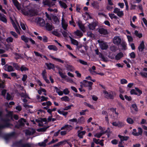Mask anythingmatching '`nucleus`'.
Wrapping results in <instances>:
<instances>
[{
  "label": "nucleus",
  "instance_id": "obj_33",
  "mask_svg": "<svg viewBox=\"0 0 147 147\" xmlns=\"http://www.w3.org/2000/svg\"><path fill=\"white\" fill-rule=\"evenodd\" d=\"M5 122L6 123V124L5 125H1L0 124V134H1V130L2 128H4L6 127H11L10 126L11 125H10L9 123H6V121H5Z\"/></svg>",
  "mask_w": 147,
  "mask_h": 147
},
{
  "label": "nucleus",
  "instance_id": "obj_47",
  "mask_svg": "<svg viewBox=\"0 0 147 147\" xmlns=\"http://www.w3.org/2000/svg\"><path fill=\"white\" fill-rule=\"evenodd\" d=\"M48 99V97H45L44 96H41V99L40 100V102L47 101Z\"/></svg>",
  "mask_w": 147,
  "mask_h": 147
},
{
  "label": "nucleus",
  "instance_id": "obj_10",
  "mask_svg": "<svg viewBox=\"0 0 147 147\" xmlns=\"http://www.w3.org/2000/svg\"><path fill=\"white\" fill-rule=\"evenodd\" d=\"M3 68L5 71L8 72L13 71L14 70V69L12 66L7 65H6L4 66Z\"/></svg>",
  "mask_w": 147,
  "mask_h": 147
},
{
  "label": "nucleus",
  "instance_id": "obj_56",
  "mask_svg": "<svg viewBox=\"0 0 147 147\" xmlns=\"http://www.w3.org/2000/svg\"><path fill=\"white\" fill-rule=\"evenodd\" d=\"M127 121L128 123L130 124H132L134 122V121L131 118L129 117L127 119Z\"/></svg>",
  "mask_w": 147,
  "mask_h": 147
},
{
  "label": "nucleus",
  "instance_id": "obj_50",
  "mask_svg": "<svg viewBox=\"0 0 147 147\" xmlns=\"http://www.w3.org/2000/svg\"><path fill=\"white\" fill-rule=\"evenodd\" d=\"M73 105L71 104L69 105L68 106L65 107L63 109V110L64 111H66L67 110L69 109H70L71 107H73Z\"/></svg>",
  "mask_w": 147,
  "mask_h": 147
},
{
  "label": "nucleus",
  "instance_id": "obj_40",
  "mask_svg": "<svg viewBox=\"0 0 147 147\" xmlns=\"http://www.w3.org/2000/svg\"><path fill=\"white\" fill-rule=\"evenodd\" d=\"M62 101H64L65 102L69 101L70 99L67 96H65L62 97L61 98Z\"/></svg>",
  "mask_w": 147,
  "mask_h": 147
},
{
  "label": "nucleus",
  "instance_id": "obj_23",
  "mask_svg": "<svg viewBox=\"0 0 147 147\" xmlns=\"http://www.w3.org/2000/svg\"><path fill=\"white\" fill-rule=\"evenodd\" d=\"M37 38L40 40H42L45 42H47L48 41V38L45 36H43L42 37L41 36H37Z\"/></svg>",
  "mask_w": 147,
  "mask_h": 147
},
{
  "label": "nucleus",
  "instance_id": "obj_17",
  "mask_svg": "<svg viewBox=\"0 0 147 147\" xmlns=\"http://www.w3.org/2000/svg\"><path fill=\"white\" fill-rule=\"evenodd\" d=\"M78 24L80 28L82 31L85 32V28L81 21H78Z\"/></svg>",
  "mask_w": 147,
  "mask_h": 147
},
{
  "label": "nucleus",
  "instance_id": "obj_62",
  "mask_svg": "<svg viewBox=\"0 0 147 147\" xmlns=\"http://www.w3.org/2000/svg\"><path fill=\"white\" fill-rule=\"evenodd\" d=\"M121 84H126L127 83V81L125 79H122L120 80Z\"/></svg>",
  "mask_w": 147,
  "mask_h": 147
},
{
  "label": "nucleus",
  "instance_id": "obj_61",
  "mask_svg": "<svg viewBox=\"0 0 147 147\" xmlns=\"http://www.w3.org/2000/svg\"><path fill=\"white\" fill-rule=\"evenodd\" d=\"M131 108L135 111H138V108L136 104H133L131 105Z\"/></svg>",
  "mask_w": 147,
  "mask_h": 147
},
{
  "label": "nucleus",
  "instance_id": "obj_1",
  "mask_svg": "<svg viewBox=\"0 0 147 147\" xmlns=\"http://www.w3.org/2000/svg\"><path fill=\"white\" fill-rule=\"evenodd\" d=\"M14 5L18 10L21 9L23 13L26 15L32 16L35 15V11L30 5L29 1L26 0L22 5L23 8L21 6L17 0H12Z\"/></svg>",
  "mask_w": 147,
  "mask_h": 147
},
{
  "label": "nucleus",
  "instance_id": "obj_30",
  "mask_svg": "<svg viewBox=\"0 0 147 147\" xmlns=\"http://www.w3.org/2000/svg\"><path fill=\"white\" fill-rule=\"evenodd\" d=\"M91 5L94 8L97 9H99V4L97 2L94 1L92 3Z\"/></svg>",
  "mask_w": 147,
  "mask_h": 147
},
{
  "label": "nucleus",
  "instance_id": "obj_32",
  "mask_svg": "<svg viewBox=\"0 0 147 147\" xmlns=\"http://www.w3.org/2000/svg\"><path fill=\"white\" fill-rule=\"evenodd\" d=\"M21 39L25 43H27L29 41L30 38L26 37L24 35H22L21 36Z\"/></svg>",
  "mask_w": 147,
  "mask_h": 147
},
{
  "label": "nucleus",
  "instance_id": "obj_41",
  "mask_svg": "<svg viewBox=\"0 0 147 147\" xmlns=\"http://www.w3.org/2000/svg\"><path fill=\"white\" fill-rule=\"evenodd\" d=\"M135 89L136 91L138 92V94H137V95L139 96H140L142 93V91L139 89L138 88H135Z\"/></svg>",
  "mask_w": 147,
  "mask_h": 147
},
{
  "label": "nucleus",
  "instance_id": "obj_57",
  "mask_svg": "<svg viewBox=\"0 0 147 147\" xmlns=\"http://www.w3.org/2000/svg\"><path fill=\"white\" fill-rule=\"evenodd\" d=\"M138 136L141 135L142 133V129L141 127H138Z\"/></svg>",
  "mask_w": 147,
  "mask_h": 147
},
{
  "label": "nucleus",
  "instance_id": "obj_54",
  "mask_svg": "<svg viewBox=\"0 0 147 147\" xmlns=\"http://www.w3.org/2000/svg\"><path fill=\"white\" fill-rule=\"evenodd\" d=\"M20 69L22 71H23L27 70H28V69L26 67H25V66L22 65L20 67Z\"/></svg>",
  "mask_w": 147,
  "mask_h": 147
},
{
  "label": "nucleus",
  "instance_id": "obj_2",
  "mask_svg": "<svg viewBox=\"0 0 147 147\" xmlns=\"http://www.w3.org/2000/svg\"><path fill=\"white\" fill-rule=\"evenodd\" d=\"M103 93L105 97L108 99H113L114 98V93L112 91H107L104 90Z\"/></svg>",
  "mask_w": 147,
  "mask_h": 147
},
{
  "label": "nucleus",
  "instance_id": "obj_64",
  "mask_svg": "<svg viewBox=\"0 0 147 147\" xmlns=\"http://www.w3.org/2000/svg\"><path fill=\"white\" fill-rule=\"evenodd\" d=\"M13 39L11 37H9L6 39V41L7 42H13Z\"/></svg>",
  "mask_w": 147,
  "mask_h": 147
},
{
  "label": "nucleus",
  "instance_id": "obj_35",
  "mask_svg": "<svg viewBox=\"0 0 147 147\" xmlns=\"http://www.w3.org/2000/svg\"><path fill=\"white\" fill-rule=\"evenodd\" d=\"M118 137L121 139V141L124 140H127L129 138V137L127 136H124L120 135H119Z\"/></svg>",
  "mask_w": 147,
  "mask_h": 147
},
{
  "label": "nucleus",
  "instance_id": "obj_37",
  "mask_svg": "<svg viewBox=\"0 0 147 147\" xmlns=\"http://www.w3.org/2000/svg\"><path fill=\"white\" fill-rule=\"evenodd\" d=\"M18 121L20 125L22 126L24 125V123L26 122V121L25 119L21 118Z\"/></svg>",
  "mask_w": 147,
  "mask_h": 147
},
{
  "label": "nucleus",
  "instance_id": "obj_20",
  "mask_svg": "<svg viewBox=\"0 0 147 147\" xmlns=\"http://www.w3.org/2000/svg\"><path fill=\"white\" fill-rule=\"evenodd\" d=\"M35 132V130L34 129H32L29 130H26L25 132L26 135H30L33 134Z\"/></svg>",
  "mask_w": 147,
  "mask_h": 147
},
{
  "label": "nucleus",
  "instance_id": "obj_29",
  "mask_svg": "<svg viewBox=\"0 0 147 147\" xmlns=\"http://www.w3.org/2000/svg\"><path fill=\"white\" fill-rule=\"evenodd\" d=\"M78 136L80 138H82L83 137V136L85 134L86 131H78Z\"/></svg>",
  "mask_w": 147,
  "mask_h": 147
},
{
  "label": "nucleus",
  "instance_id": "obj_59",
  "mask_svg": "<svg viewBox=\"0 0 147 147\" xmlns=\"http://www.w3.org/2000/svg\"><path fill=\"white\" fill-rule=\"evenodd\" d=\"M6 98L7 100H12L13 99L12 96L8 93H7V97Z\"/></svg>",
  "mask_w": 147,
  "mask_h": 147
},
{
  "label": "nucleus",
  "instance_id": "obj_22",
  "mask_svg": "<svg viewBox=\"0 0 147 147\" xmlns=\"http://www.w3.org/2000/svg\"><path fill=\"white\" fill-rule=\"evenodd\" d=\"M46 74V71L45 70H44L42 73L43 78L47 83H49V81L47 79Z\"/></svg>",
  "mask_w": 147,
  "mask_h": 147
},
{
  "label": "nucleus",
  "instance_id": "obj_25",
  "mask_svg": "<svg viewBox=\"0 0 147 147\" xmlns=\"http://www.w3.org/2000/svg\"><path fill=\"white\" fill-rule=\"evenodd\" d=\"M45 64L48 69H53L54 68V65L52 63H46Z\"/></svg>",
  "mask_w": 147,
  "mask_h": 147
},
{
  "label": "nucleus",
  "instance_id": "obj_26",
  "mask_svg": "<svg viewBox=\"0 0 147 147\" xmlns=\"http://www.w3.org/2000/svg\"><path fill=\"white\" fill-rule=\"evenodd\" d=\"M49 57H51L52 59L55 60L56 61H58L59 62H60V63H64V61L60 59L56 58L54 57L52 55H50Z\"/></svg>",
  "mask_w": 147,
  "mask_h": 147
},
{
  "label": "nucleus",
  "instance_id": "obj_45",
  "mask_svg": "<svg viewBox=\"0 0 147 147\" xmlns=\"http://www.w3.org/2000/svg\"><path fill=\"white\" fill-rule=\"evenodd\" d=\"M58 73L61 78H62L65 79L67 77L66 75H65V74H63L60 71H59Z\"/></svg>",
  "mask_w": 147,
  "mask_h": 147
},
{
  "label": "nucleus",
  "instance_id": "obj_38",
  "mask_svg": "<svg viewBox=\"0 0 147 147\" xmlns=\"http://www.w3.org/2000/svg\"><path fill=\"white\" fill-rule=\"evenodd\" d=\"M0 20L3 22L6 23L7 22V20L4 15L2 16L0 13Z\"/></svg>",
  "mask_w": 147,
  "mask_h": 147
},
{
  "label": "nucleus",
  "instance_id": "obj_28",
  "mask_svg": "<svg viewBox=\"0 0 147 147\" xmlns=\"http://www.w3.org/2000/svg\"><path fill=\"white\" fill-rule=\"evenodd\" d=\"M48 48L50 50H53L55 51H57L58 50V48L54 45H49L48 46Z\"/></svg>",
  "mask_w": 147,
  "mask_h": 147
},
{
  "label": "nucleus",
  "instance_id": "obj_52",
  "mask_svg": "<svg viewBox=\"0 0 147 147\" xmlns=\"http://www.w3.org/2000/svg\"><path fill=\"white\" fill-rule=\"evenodd\" d=\"M121 46L123 47V49H125L126 47L127 44L125 41H122L121 44Z\"/></svg>",
  "mask_w": 147,
  "mask_h": 147
},
{
  "label": "nucleus",
  "instance_id": "obj_60",
  "mask_svg": "<svg viewBox=\"0 0 147 147\" xmlns=\"http://www.w3.org/2000/svg\"><path fill=\"white\" fill-rule=\"evenodd\" d=\"M118 127H121L124 126L125 125L124 123L122 122H118Z\"/></svg>",
  "mask_w": 147,
  "mask_h": 147
},
{
  "label": "nucleus",
  "instance_id": "obj_16",
  "mask_svg": "<svg viewBox=\"0 0 147 147\" xmlns=\"http://www.w3.org/2000/svg\"><path fill=\"white\" fill-rule=\"evenodd\" d=\"M101 130V131L100 133L96 134L94 135V136L99 138H100L103 134L106 133V131H104L103 129Z\"/></svg>",
  "mask_w": 147,
  "mask_h": 147
},
{
  "label": "nucleus",
  "instance_id": "obj_42",
  "mask_svg": "<svg viewBox=\"0 0 147 147\" xmlns=\"http://www.w3.org/2000/svg\"><path fill=\"white\" fill-rule=\"evenodd\" d=\"M59 3L60 4V5L62 7H63L64 9H65L67 7V6L65 3L62 2L61 1H59Z\"/></svg>",
  "mask_w": 147,
  "mask_h": 147
},
{
  "label": "nucleus",
  "instance_id": "obj_39",
  "mask_svg": "<svg viewBox=\"0 0 147 147\" xmlns=\"http://www.w3.org/2000/svg\"><path fill=\"white\" fill-rule=\"evenodd\" d=\"M135 35L137 37H138L139 38H140L142 37V34L141 33H139L138 31L135 30L134 32Z\"/></svg>",
  "mask_w": 147,
  "mask_h": 147
},
{
  "label": "nucleus",
  "instance_id": "obj_9",
  "mask_svg": "<svg viewBox=\"0 0 147 147\" xmlns=\"http://www.w3.org/2000/svg\"><path fill=\"white\" fill-rule=\"evenodd\" d=\"M37 24L41 26H44L45 25L44 20L41 18H38L36 19Z\"/></svg>",
  "mask_w": 147,
  "mask_h": 147
},
{
  "label": "nucleus",
  "instance_id": "obj_14",
  "mask_svg": "<svg viewBox=\"0 0 147 147\" xmlns=\"http://www.w3.org/2000/svg\"><path fill=\"white\" fill-rule=\"evenodd\" d=\"M12 23L13 25V26L15 29L16 31L19 34H20V30H21L19 26L18 25L17 26L15 24L14 22L12 20Z\"/></svg>",
  "mask_w": 147,
  "mask_h": 147
},
{
  "label": "nucleus",
  "instance_id": "obj_43",
  "mask_svg": "<svg viewBox=\"0 0 147 147\" xmlns=\"http://www.w3.org/2000/svg\"><path fill=\"white\" fill-rule=\"evenodd\" d=\"M56 91L57 94L60 96H62L63 94V92L58 89L57 87H56Z\"/></svg>",
  "mask_w": 147,
  "mask_h": 147
},
{
  "label": "nucleus",
  "instance_id": "obj_48",
  "mask_svg": "<svg viewBox=\"0 0 147 147\" xmlns=\"http://www.w3.org/2000/svg\"><path fill=\"white\" fill-rule=\"evenodd\" d=\"M12 65L14 67H15L17 70H20V66L16 63H13Z\"/></svg>",
  "mask_w": 147,
  "mask_h": 147
},
{
  "label": "nucleus",
  "instance_id": "obj_5",
  "mask_svg": "<svg viewBox=\"0 0 147 147\" xmlns=\"http://www.w3.org/2000/svg\"><path fill=\"white\" fill-rule=\"evenodd\" d=\"M113 12L117 14V15L120 17H122L124 15L123 11L120 10L119 9L117 8H115L114 9Z\"/></svg>",
  "mask_w": 147,
  "mask_h": 147
},
{
  "label": "nucleus",
  "instance_id": "obj_34",
  "mask_svg": "<svg viewBox=\"0 0 147 147\" xmlns=\"http://www.w3.org/2000/svg\"><path fill=\"white\" fill-rule=\"evenodd\" d=\"M69 37L70 39L72 44L76 46H78V42L77 40L72 38L70 36H69Z\"/></svg>",
  "mask_w": 147,
  "mask_h": 147
},
{
  "label": "nucleus",
  "instance_id": "obj_11",
  "mask_svg": "<svg viewBox=\"0 0 147 147\" xmlns=\"http://www.w3.org/2000/svg\"><path fill=\"white\" fill-rule=\"evenodd\" d=\"M73 128V127L71 125H66L62 127L61 128V130L65 129L67 131H69Z\"/></svg>",
  "mask_w": 147,
  "mask_h": 147
},
{
  "label": "nucleus",
  "instance_id": "obj_58",
  "mask_svg": "<svg viewBox=\"0 0 147 147\" xmlns=\"http://www.w3.org/2000/svg\"><path fill=\"white\" fill-rule=\"evenodd\" d=\"M11 34L15 38H18V36L17 34L14 32L11 31L10 32Z\"/></svg>",
  "mask_w": 147,
  "mask_h": 147
},
{
  "label": "nucleus",
  "instance_id": "obj_31",
  "mask_svg": "<svg viewBox=\"0 0 147 147\" xmlns=\"http://www.w3.org/2000/svg\"><path fill=\"white\" fill-rule=\"evenodd\" d=\"M85 121V119L84 117H82L78 119L77 121V123L80 124H83Z\"/></svg>",
  "mask_w": 147,
  "mask_h": 147
},
{
  "label": "nucleus",
  "instance_id": "obj_51",
  "mask_svg": "<svg viewBox=\"0 0 147 147\" xmlns=\"http://www.w3.org/2000/svg\"><path fill=\"white\" fill-rule=\"evenodd\" d=\"M140 74L142 77L147 78V72L142 71L140 73Z\"/></svg>",
  "mask_w": 147,
  "mask_h": 147
},
{
  "label": "nucleus",
  "instance_id": "obj_8",
  "mask_svg": "<svg viewBox=\"0 0 147 147\" xmlns=\"http://www.w3.org/2000/svg\"><path fill=\"white\" fill-rule=\"evenodd\" d=\"M121 42V39L120 36H115L113 39V42L115 45H119Z\"/></svg>",
  "mask_w": 147,
  "mask_h": 147
},
{
  "label": "nucleus",
  "instance_id": "obj_55",
  "mask_svg": "<svg viewBox=\"0 0 147 147\" xmlns=\"http://www.w3.org/2000/svg\"><path fill=\"white\" fill-rule=\"evenodd\" d=\"M109 16L112 19L113 18L116 19L117 18V17L113 13H109Z\"/></svg>",
  "mask_w": 147,
  "mask_h": 147
},
{
  "label": "nucleus",
  "instance_id": "obj_49",
  "mask_svg": "<svg viewBox=\"0 0 147 147\" xmlns=\"http://www.w3.org/2000/svg\"><path fill=\"white\" fill-rule=\"evenodd\" d=\"M126 36L128 39V41L129 43L131 42H132L133 41V39L132 36L127 35H126Z\"/></svg>",
  "mask_w": 147,
  "mask_h": 147
},
{
  "label": "nucleus",
  "instance_id": "obj_15",
  "mask_svg": "<svg viewBox=\"0 0 147 147\" xmlns=\"http://www.w3.org/2000/svg\"><path fill=\"white\" fill-rule=\"evenodd\" d=\"M61 24L63 29L64 30H66L68 26V24L67 22L63 18L62 19Z\"/></svg>",
  "mask_w": 147,
  "mask_h": 147
},
{
  "label": "nucleus",
  "instance_id": "obj_4",
  "mask_svg": "<svg viewBox=\"0 0 147 147\" xmlns=\"http://www.w3.org/2000/svg\"><path fill=\"white\" fill-rule=\"evenodd\" d=\"M83 83H84L83 85L84 87H88V89L89 90L92 89V86L93 84L92 82L87 80H84L83 81Z\"/></svg>",
  "mask_w": 147,
  "mask_h": 147
},
{
  "label": "nucleus",
  "instance_id": "obj_18",
  "mask_svg": "<svg viewBox=\"0 0 147 147\" xmlns=\"http://www.w3.org/2000/svg\"><path fill=\"white\" fill-rule=\"evenodd\" d=\"M145 45L144 42L142 41L138 47V49L139 51H142L144 49Z\"/></svg>",
  "mask_w": 147,
  "mask_h": 147
},
{
  "label": "nucleus",
  "instance_id": "obj_21",
  "mask_svg": "<svg viewBox=\"0 0 147 147\" xmlns=\"http://www.w3.org/2000/svg\"><path fill=\"white\" fill-rule=\"evenodd\" d=\"M46 27L47 30L49 31L52 30L54 28L52 24L49 23H47Z\"/></svg>",
  "mask_w": 147,
  "mask_h": 147
},
{
  "label": "nucleus",
  "instance_id": "obj_63",
  "mask_svg": "<svg viewBox=\"0 0 147 147\" xmlns=\"http://www.w3.org/2000/svg\"><path fill=\"white\" fill-rule=\"evenodd\" d=\"M50 1L49 0H46L45 1L43 0V3L45 5H47L49 6Z\"/></svg>",
  "mask_w": 147,
  "mask_h": 147
},
{
  "label": "nucleus",
  "instance_id": "obj_19",
  "mask_svg": "<svg viewBox=\"0 0 147 147\" xmlns=\"http://www.w3.org/2000/svg\"><path fill=\"white\" fill-rule=\"evenodd\" d=\"M98 32L101 34L105 35L108 33V32L106 29L103 28H100L98 30Z\"/></svg>",
  "mask_w": 147,
  "mask_h": 147
},
{
  "label": "nucleus",
  "instance_id": "obj_46",
  "mask_svg": "<svg viewBox=\"0 0 147 147\" xmlns=\"http://www.w3.org/2000/svg\"><path fill=\"white\" fill-rule=\"evenodd\" d=\"M46 104L47 107H45L44 109H47L48 108H49V107L51 105L52 103L50 101H48L46 102Z\"/></svg>",
  "mask_w": 147,
  "mask_h": 147
},
{
  "label": "nucleus",
  "instance_id": "obj_27",
  "mask_svg": "<svg viewBox=\"0 0 147 147\" xmlns=\"http://www.w3.org/2000/svg\"><path fill=\"white\" fill-rule=\"evenodd\" d=\"M123 56V54L122 52L118 53L115 56V59L116 60L120 59Z\"/></svg>",
  "mask_w": 147,
  "mask_h": 147
},
{
  "label": "nucleus",
  "instance_id": "obj_53",
  "mask_svg": "<svg viewBox=\"0 0 147 147\" xmlns=\"http://www.w3.org/2000/svg\"><path fill=\"white\" fill-rule=\"evenodd\" d=\"M87 35L88 36L91 38H94V35L90 32H87Z\"/></svg>",
  "mask_w": 147,
  "mask_h": 147
},
{
  "label": "nucleus",
  "instance_id": "obj_24",
  "mask_svg": "<svg viewBox=\"0 0 147 147\" xmlns=\"http://www.w3.org/2000/svg\"><path fill=\"white\" fill-rule=\"evenodd\" d=\"M65 67L67 69L68 71H73L74 70V67L71 65L67 64L65 65Z\"/></svg>",
  "mask_w": 147,
  "mask_h": 147
},
{
  "label": "nucleus",
  "instance_id": "obj_6",
  "mask_svg": "<svg viewBox=\"0 0 147 147\" xmlns=\"http://www.w3.org/2000/svg\"><path fill=\"white\" fill-rule=\"evenodd\" d=\"M17 146L18 147H31L32 146L31 145L29 144H24L22 140L18 142Z\"/></svg>",
  "mask_w": 147,
  "mask_h": 147
},
{
  "label": "nucleus",
  "instance_id": "obj_44",
  "mask_svg": "<svg viewBox=\"0 0 147 147\" xmlns=\"http://www.w3.org/2000/svg\"><path fill=\"white\" fill-rule=\"evenodd\" d=\"M53 19L55 23L56 24H58L59 22V20L58 18L56 16H55L53 17Z\"/></svg>",
  "mask_w": 147,
  "mask_h": 147
},
{
  "label": "nucleus",
  "instance_id": "obj_7",
  "mask_svg": "<svg viewBox=\"0 0 147 147\" xmlns=\"http://www.w3.org/2000/svg\"><path fill=\"white\" fill-rule=\"evenodd\" d=\"M95 52L96 54L97 55H98L99 57L101 58L103 61L107 62L108 61L107 58L105 57L102 53H100L98 49H95Z\"/></svg>",
  "mask_w": 147,
  "mask_h": 147
},
{
  "label": "nucleus",
  "instance_id": "obj_36",
  "mask_svg": "<svg viewBox=\"0 0 147 147\" xmlns=\"http://www.w3.org/2000/svg\"><path fill=\"white\" fill-rule=\"evenodd\" d=\"M75 34L78 36L81 37L83 35V34L82 32L78 30H77L75 32Z\"/></svg>",
  "mask_w": 147,
  "mask_h": 147
},
{
  "label": "nucleus",
  "instance_id": "obj_3",
  "mask_svg": "<svg viewBox=\"0 0 147 147\" xmlns=\"http://www.w3.org/2000/svg\"><path fill=\"white\" fill-rule=\"evenodd\" d=\"M98 42L99 43V46L101 49L106 50L108 48V45L106 42L100 40H98Z\"/></svg>",
  "mask_w": 147,
  "mask_h": 147
},
{
  "label": "nucleus",
  "instance_id": "obj_13",
  "mask_svg": "<svg viewBox=\"0 0 147 147\" xmlns=\"http://www.w3.org/2000/svg\"><path fill=\"white\" fill-rule=\"evenodd\" d=\"M47 123V120L46 118L41 119L39 120L38 125L40 126H43L44 124H46Z\"/></svg>",
  "mask_w": 147,
  "mask_h": 147
},
{
  "label": "nucleus",
  "instance_id": "obj_12",
  "mask_svg": "<svg viewBox=\"0 0 147 147\" xmlns=\"http://www.w3.org/2000/svg\"><path fill=\"white\" fill-rule=\"evenodd\" d=\"M97 25V23L96 22H93L89 24L88 27L90 30H93L95 29V27Z\"/></svg>",
  "mask_w": 147,
  "mask_h": 147
}]
</instances>
